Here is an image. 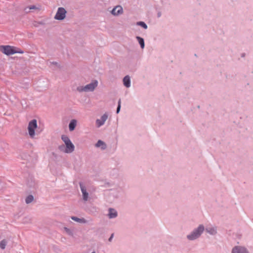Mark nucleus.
<instances>
[{
    "label": "nucleus",
    "mask_w": 253,
    "mask_h": 253,
    "mask_svg": "<svg viewBox=\"0 0 253 253\" xmlns=\"http://www.w3.org/2000/svg\"><path fill=\"white\" fill-rule=\"evenodd\" d=\"M30 8H29V6H27L26 7H25L24 9V11L26 12V13H29L31 11V10H30Z\"/></svg>",
    "instance_id": "obj_25"
},
{
    "label": "nucleus",
    "mask_w": 253,
    "mask_h": 253,
    "mask_svg": "<svg viewBox=\"0 0 253 253\" xmlns=\"http://www.w3.org/2000/svg\"><path fill=\"white\" fill-rule=\"evenodd\" d=\"M123 84L127 88L130 86V78L128 75H126L124 78Z\"/></svg>",
    "instance_id": "obj_13"
},
{
    "label": "nucleus",
    "mask_w": 253,
    "mask_h": 253,
    "mask_svg": "<svg viewBox=\"0 0 253 253\" xmlns=\"http://www.w3.org/2000/svg\"><path fill=\"white\" fill-rule=\"evenodd\" d=\"M66 230H68V229L67 228H65Z\"/></svg>",
    "instance_id": "obj_29"
},
{
    "label": "nucleus",
    "mask_w": 253,
    "mask_h": 253,
    "mask_svg": "<svg viewBox=\"0 0 253 253\" xmlns=\"http://www.w3.org/2000/svg\"><path fill=\"white\" fill-rule=\"evenodd\" d=\"M58 149L61 151L67 153V150L64 144L60 145L58 146Z\"/></svg>",
    "instance_id": "obj_22"
},
{
    "label": "nucleus",
    "mask_w": 253,
    "mask_h": 253,
    "mask_svg": "<svg viewBox=\"0 0 253 253\" xmlns=\"http://www.w3.org/2000/svg\"><path fill=\"white\" fill-rule=\"evenodd\" d=\"M136 39H137L139 44H140L141 48L142 49H143L145 46V42L144 39L139 36H136Z\"/></svg>",
    "instance_id": "obj_17"
},
{
    "label": "nucleus",
    "mask_w": 253,
    "mask_h": 253,
    "mask_svg": "<svg viewBox=\"0 0 253 253\" xmlns=\"http://www.w3.org/2000/svg\"><path fill=\"white\" fill-rule=\"evenodd\" d=\"M0 51L7 55L16 53L15 49L10 45H0Z\"/></svg>",
    "instance_id": "obj_4"
},
{
    "label": "nucleus",
    "mask_w": 253,
    "mask_h": 253,
    "mask_svg": "<svg viewBox=\"0 0 253 253\" xmlns=\"http://www.w3.org/2000/svg\"><path fill=\"white\" fill-rule=\"evenodd\" d=\"M6 244V241L5 240H2L0 242V248L2 250L4 249L5 248Z\"/></svg>",
    "instance_id": "obj_21"
},
{
    "label": "nucleus",
    "mask_w": 253,
    "mask_h": 253,
    "mask_svg": "<svg viewBox=\"0 0 253 253\" xmlns=\"http://www.w3.org/2000/svg\"><path fill=\"white\" fill-rule=\"evenodd\" d=\"M65 146L67 150V153H71L74 151L75 146L71 141L66 143Z\"/></svg>",
    "instance_id": "obj_11"
},
{
    "label": "nucleus",
    "mask_w": 253,
    "mask_h": 253,
    "mask_svg": "<svg viewBox=\"0 0 253 253\" xmlns=\"http://www.w3.org/2000/svg\"><path fill=\"white\" fill-rule=\"evenodd\" d=\"M161 16V12H158V13H157V17L158 18H159Z\"/></svg>",
    "instance_id": "obj_28"
},
{
    "label": "nucleus",
    "mask_w": 253,
    "mask_h": 253,
    "mask_svg": "<svg viewBox=\"0 0 253 253\" xmlns=\"http://www.w3.org/2000/svg\"><path fill=\"white\" fill-rule=\"evenodd\" d=\"M15 52H16V53H23L24 52L21 50H15Z\"/></svg>",
    "instance_id": "obj_27"
},
{
    "label": "nucleus",
    "mask_w": 253,
    "mask_h": 253,
    "mask_svg": "<svg viewBox=\"0 0 253 253\" xmlns=\"http://www.w3.org/2000/svg\"><path fill=\"white\" fill-rule=\"evenodd\" d=\"M71 219L75 221H76L77 222L80 223H86L87 222V220L84 219V218H79L76 216H71Z\"/></svg>",
    "instance_id": "obj_14"
},
{
    "label": "nucleus",
    "mask_w": 253,
    "mask_h": 253,
    "mask_svg": "<svg viewBox=\"0 0 253 253\" xmlns=\"http://www.w3.org/2000/svg\"><path fill=\"white\" fill-rule=\"evenodd\" d=\"M231 253H250V252L244 246L236 245L232 248Z\"/></svg>",
    "instance_id": "obj_5"
},
{
    "label": "nucleus",
    "mask_w": 253,
    "mask_h": 253,
    "mask_svg": "<svg viewBox=\"0 0 253 253\" xmlns=\"http://www.w3.org/2000/svg\"><path fill=\"white\" fill-rule=\"evenodd\" d=\"M98 81L96 80H93L90 83L85 86H79L77 87V90L79 92H91L94 91L98 85Z\"/></svg>",
    "instance_id": "obj_2"
},
{
    "label": "nucleus",
    "mask_w": 253,
    "mask_h": 253,
    "mask_svg": "<svg viewBox=\"0 0 253 253\" xmlns=\"http://www.w3.org/2000/svg\"><path fill=\"white\" fill-rule=\"evenodd\" d=\"M95 147L96 148H100L102 150H104L106 149L107 145L104 141L101 140H99L95 144Z\"/></svg>",
    "instance_id": "obj_12"
},
{
    "label": "nucleus",
    "mask_w": 253,
    "mask_h": 253,
    "mask_svg": "<svg viewBox=\"0 0 253 253\" xmlns=\"http://www.w3.org/2000/svg\"><path fill=\"white\" fill-rule=\"evenodd\" d=\"M29 9L31 11V10H33V9H39L38 7H37L35 5H30L29 6Z\"/></svg>",
    "instance_id": "obj_24"
},
{
    "label": "nucleus",
    "mask_w": 253,
    "mask_h": 253,
    "mask_svg": "<svg viewBox=\"0 0 253 253\" xmlns=\"http://www.w3.org/2000/svg\"><path fill=\"white\" fill-rule=\"evenodd\" d=\"M121 99H120L118 101V107H117V110H116V113L117 114H118L120 111V109H121Z\"/></svg>",
    "instance_id": "obj_23"
},
{
    "label": "nucleus",
    "mask_w": 253,
    "mask_h": 253,
    "mask_svg": "<svg viewBox=\"0 0 253 253\" xmlns=\"http://www.w3.org/2000/svg\"><path fill=\"white\" fill-rule=\"evenodd\" d=\"M37 127V122L35 119L31 121L28 124V133L31 138H34L35 134V129Z\"/></svg>",
    "instance_id": "obj_3"
},
{
    "label": "nucleus",
    "mask_w": 253,
    "mask_h": 253,
    "mask_svg": "<svg viewBox=\"0 0 253 253\" xmlns=\"http://www.w3.org/2000/svg\"><path fill=\"white\" fill-rule=\"evenodd\" d=\"M61 139H62V141L64 142L65 144L66 143H68L70 141H71L69 137L66 135H62L61 136Z\"/></svg>",
    "instance_id": "obj_20"
},
{
    "label": "nucleus",
    "mask_w": 253,
    "mask_h": 253,
    "mask_svg": "<svg viewBox=\"0 0 253 253\" xmlns=\"http://www.w3.org/2000/svg\"><path fill=\"white\" fill-rule=\"evenodd\" d=\"M66 10L64 7H60L54 16V19L58 20H63L66 17Z\"/></svg>",
    "instance_id": "obj_6"
},
{
    "label": "nucleus",
    "mask_w": 253,
    "mask_h": 253,
    "mask_svg": "<svg viewBox=\"0 0 253 253\" xmlns=\"http://www.w3.org/2000/svg\"><path fill=\"white\" fill-rule=\"evenodd\" d=\"M91 253H95V252H93Z\"/></svg>",
    "instance_id": "obj_30"
},
{
    "label": "nucleus",
    "mask_w": 253,
    "mask_h": 253,
    "mask_svg": "<svg viewBox=\"0 0 253 253\" xmlns=\"http://www.w3.org/2000/svg\"><path fill=\"white\" fill-rule=\"evenodd\" d=\"M77 121L75 119L72 120L69 125V128L70 131H73L75 129L77 125Z\"/></svg>",
    "instance_id": "obj_15"
},
{
    "label": "nucleus",
    "mask_w": 253,
    "mask_h": 253,
    "mask_svg": "<svg viewBox=\"0 0 253 253\" xmlns=\"http://www.w3.org/2000/svg\"><path fill=\"white\" fill-rule=\"evenodd\" d=\"M113 237H114V234L112 233L108 239L109 242H111L112 241Z\"/></svg>",
    "instance_id": "obj_26"
},
{
    "label": "nucleus",
    "mask_w": 253,
    "mask_h": 253,
    "mask_svg": "<svg viewBox=\"0 0 253 253\" xmlns=\"http://www.w3.org/2000/svg\"><path fill=\"white\" fill-rule=\"evenodd\" d=\"M136 25L142 27L144 29H147L148 28L147 24L144 22H143V21L137 22L136 23Z\"/></svg>",
    "instance_id": "obj_19"
},
{
    "label": "nucleus",
    "mask_w": 253,
    "mask_h": 253,
    "mask_svg": "<svg viewBox=\"0 0 253 253\" xmlns=\"http://www.w3.org/2000/svg\"><path fill=\"white\" fill-rule=\"evenodd\" d=\"M107 215L110 219L115 218L118 216L117 211L114 209L109 208Z\"/></svg>",
    "instance_id": "obj_10"
},
{
    "label": "nucleus",
    "mask_w": 253,
    "mask_h": 253,
    "mask_svg": "<svg viewBox=\"0 0 253 253\" xmlns=\"http://www.w3.org/2000/svg\"><path fill=\"white\" fill-rule=\"evenodd\" d=\"M206 231L211 235H214L217 233V230L215 227H207L206 228Z\"/></svg>",
    "instance_id": "obj_16"
},
{
    "label": "nucleus",
    "mask_w": 253,
    "mask_h": 253,
    "mask_svg": "<svg viewBox=\"0 0 253 253\" xmlns=\"http://www.w3.org/2000/svg\"><path fill=\"white\" fill-rule=\"evenodd\" d=\"M205 230L203 224H200L197 228H195L190 234L187 235V239L189 241H194L200 237Z\"/></svg>",
    "instance_id": "obj_1"
},
{
    "label": "nucleus",
    "mask_w": 253,
    "mask_h": 253,
    "mask_svg": "<svg viewBox=\"0 0 253 253\" xmlns=\"http://www.w3.org/2000/svg\"><path fill=\"white\" fill-rule=\"evenodd\" d=\"M123 13V9L121 6L115 7L111 11V13L114 16H118Z\"/></svg>",
    "instance_id": "obj_9"
},
{
    "label": "nucleus",
    "mask_w": 253,
    "mask_h": 253,
    "mask_svg": "<svg viewBox=\"0 0 253 253\" xmlns=\"http://www.w3.org/2000/svg\"><path fill=\"white\" fill-rule=\"evenodd\" d=\"M108 118V115L107 113H104L100 118L96 120V126L97 127L102 126Z\"/></svg>",
    "instance_id": "obj_7"
},
{
    "label": "nucleus",
    "mask_w": 253,
    "mask_h": 253,
    "mask_svg": "<svg viewBox=\"0 0 253 253\" xmlns=\"http://www.w3.org/2000/svg\"><path fill=\"white\" fill-rule=\"evenodd\" d=\"M79 185L82 193L83 199L84 201H87L88 200L89 197L88 193L86 191V187L82 182L79 183Z\"/></svg>",
    "instance_id": "obj_8"
},
{
    "label": "nucleus",
    "mask_w": 253,
    "mask_h": 253,
    "mask_svg": "<svg viewBox=\"0 0 253 253\" xmlns=\"http://www.w3.org/2000/svg\"><path fill=\"white\" fill-rule=\"evenodd\" d=\"M34 200V197L32 195H30L28 196L26 199H25V202L26 204H28L31 203Z\"/></svg>",
    "instance_id": "obj_18"
}]
</instances>
